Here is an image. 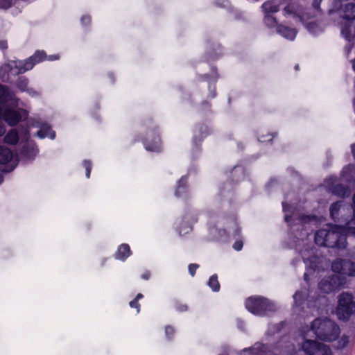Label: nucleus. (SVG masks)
<instances>
[{
  "label": "nucleus",
  "mask_w": 355,
  "mask_h": 355,
  "mask_svg": "<svg viewBox=\"0 0 355 355\" xmlns=\"http://www.w3.org/2000/svg\"><path fill=\"white\" fill-rule=\"evenodd\" d=\"M313 334L320 340L332 342L338 339L340 329L336 322L328 318H318L311 325Z\"/></svg>",
  "instance_id": "f257e3e1"
},
{
  "label": "nucleus",
  "mask_w": 355,
  "mask_h": 355,
  "mask_svg": "<svg viewBox=\"0 0 355 355\" xmlns=\"http://www.w3.org/2000/svg\"><path fill=\"white\" fill-rule=\"evenodd\" d=\"M336 314L339 320H347L355 313V300L349 292H343L338 295Z\"/></svg>",
  "instance_id": "f03ea898"
},
{
  "label": "nucleus",
  "mask_w": 355,
  "mask_h": 355,
  "mask_svg": "<svg viewBox=\"0 0 355 355\" xmlns=\"http://www.w3.org/2000/svg\"><path fill=\"white\" fill-rule=\"evenodd\" d=\"M46 59V53L44 51H37L26 60H12L8 62V66L13 73H23L33 69L36 63L42 62Z\"/></svg>",
  "instance_id": "7ed1b4c3"
},
{
  "label": "nucleus",
  "mask_w": 355,
  "mask_h": 355,
  "mask_svg": "<svg viewBox=\"0 0 355 355\" xmlns=\"http://www.w3.org/2000/svg\"><path fill=\"white\" fill-rule=\"evenodd\" d=\"M343 228L339 225H333L327 230L324 246L328 248H345L346 243Z\"/></svg>",
  "instance_id": "20e7f679"
},
{
  "label": "nucleus",
  "mask_w": 355,
  "mask_h": 355,
  "mask_svg": "<svg viewBox=\"0 0 355 355\" xmlns=\"http://www.w3.org/2000/svg\"><path fill=\"white\" fill-rule=\"evenodd\" d=\"M245 306L253 314L263 315L268 311L273 310V304L261 297H251L246 300Z\"/></svg>",
  "instance_id": "39448f33"
},
{
  "label": "nucleus",
  "mask_w": 355,
  "mask_h": 355,
  "mask_svg": "<svg viewBox=\"0 0 355 355\" xmlns=\"http://www.w3.org/2000/svg\"><path fill=\"white\" fill-rule=\"evenodd\" d=\"M302 348L307 355H331V349L327 345L315 340H305Z\"/></svg>",
  "instance_id": "423d86ee"
},
{
  "label": "nucleus",
  "mask_w": 355,
  "mask_h": 355,
  "mask_svg": "<svg viewBox=\"0 0 355 355\" xmlns=\"http://www.w3.org/2000/svg\"><path fill=\"white\" fill-rule=\"evenodd\" d=\"M331 269L336 273L355 277V262L349 260L338 259L332 263Z\"/></svg>",
  "instance_id": "0eeeda50"
},
{
  "label": "nucleus",
  "mask_w": 355,
  "mask_h": 355,
  "mask_svg": "<svg viewBox=\"0 0 355 355\" xmlns=\"http://www.w3.org/2000/svg\"><path fill=\"white\" fill-rule=\"evenodd\" d=\"M286 17H291L295 19L296 22L304 23L309 17L303 12L301 8H295L293 6H288L284 10Z\"/></svg>",
  "instance_id": "6e6552de"
},
{
  "label": "nucleus",
  "mask_w": 355,
  "mask_h": 355,
  "mask_svg": "<svg viewBox=\"0 0 355 355\" xmlns=\"http://www.w3.org/2000/svg\"><path fill=\"white\" fill-rule=\"evenodd\" d=\"M13 158L12 151L4 146H0V184L3 181L2 172L8 171L3 166L6 164L10 163Z\"/></svg>",
  "instance_id": "1a4fd4ad"
},
{
  "label": "nucleus",
  "mask_w": 355,
  "mask_h": 355,
  "mask_svg": "<svg viewBox=\"0 0 355 355\" xmlns=\"http://www.w3.org/2000/svg\"><path fill=\"white\" fill-rule=\"evenodd\" d=\"M351 209L349 205H345L343 201H339L331 205L330 208L331 216L334 220L339 219L338 212H345L346 211H350Z\"/></svg>",
  "instance_id": "9d476101"
},
{
  "label": "nucleus",
  "mask_w": 355,
  "mask_h": 355,
  "mask_svg": "<svg viewBox=\"0 0 355 355\" xmlns=\"http://www.w3.org/2000/svg\"><path fill=\"white\" fill-rule=\"evenodd\" d=\"M335 277H329L328 278L323 279L319 283V288L321 291L325 293H329L333 291L335 288Z\"/></svg>",
  "instance_id": "9b49d317"
},
{
  "label": "nucleus",
  "mask_w": 355,
  "mask_h": 355,
  "mask_svg": "<svg viewBox=\"0 0 355 355\" xmlns=\"http://www.w3.org/2000/svg\"><path fill=\"white\" fill-rule=\"evenodd\" d=\"M277 31L284 37L293 40L295 39L297 31L294 28H288L284 26H279L277 28Z\"/></svg>",
  "instance_id": "f8f14e48"
},
{
  "label": "nucleus",
  "mask_w": 355,
  "mask_h": 355,
  "mask_svg": "<svg viewBox=\"0 0 355 355\" xmlns=\"http://www.w3.org/2000/svg\"><path fill=\"white\" fill-rule=\"evenodd\" d=\"M130 254V249L128 245L122 244L118 248L116 252V258L121 260H125Z\"/></svg>",
  "instance_id": "ddd939ff"
},
{
  "label": "nucleus",
  "mask_w": 355,
  "mask_h": 355,
  "mask_svg": "<svg viewBox=\"0 0 355 355\" xmlns=\"http://www.w3.org/2000/svg\"><path fill=\"white\" fill-rule=\"evenodd\" d=\"M37 135L40 138L49 137L53 139L55 137V132L47 125H42Z\"/></svg>",
  "instance_id": "4468645a"
},
{
  "label": "nucleus",
  "mask_w": 355,
  "mask_h": 355,
  "mask_svg": "<svg viewBox=\"0 0 355 355\" xmlns=\"http://www.w3.org/2000/svg\"><path fill=\"white\" fill-rule=\"evenodd\" d=\"M344 18L355 19V4L348 3L344 7Z\"/></svg>",
  "instance_id": "2eb2a0df"
},
{
  "label": "nucleus",
  "mask_w": 355,
  "mask_h": 355,
  "mask_svg": "<svg viewBox=\"0 0 355 355\" xmlns=\"http://www.w3.org/2000/svg\"><path fill=\"white\" fill-rule=\"evenodd\" d=\"M327 234V230L322 229V230H318L315 233V241L316 244H318V245L324 246Z\"/></svg>",
  "instance_id": "dca6fc26"
},
{
  "label": "nucleus",
  "mask_w": 355,
  "mask_h": 355,
  "mask_svg": "<svg viewBox=\"0 0 355 355\" xmlns=\"http://www.w3.org/2000/svg\"><path fill=\"white\" fill-rule=\"evenodd\" d=\"M346 221L345 225L344 226H341L343 228V232L345 234H351L355 236V227H352L351 225L354 223L355 218H354V216H352L350 220L347 221V220H345Z\"/></svg>",
  "instance_id": "f3484780"
},
{
  "label": "nucleus",
  "mask_w": 355,
  "mask_h": 355,
  "mask_svg": "<svg viewBox=\"0 0 355 355\" xmlns=\"http://www.w3.org/2000/svg\"><path fill=\"white\" fill-rule=\"evenodd\" d=\"M5 142L9 144H16L19 140L18 134L15 130L8 132L4 138Z\"/></svg>",
  "instance_id": "a211bd4d"
},
{
  "label": "nucleus",
  "mask_w": 355,
  "mask_h": 355,
  "mask_svg": "<svg viewBox=\"0 0 355 355\" xmlns=\"http://www.w3.org/2000/svg\"><path fill=\"white\" fill-rule=\"evenodd\" d=\"M263 9L266 15L277 12L279 10L277 5L275 4L272 1H268L263 4Z\"/></svg>",
  "instance_id": "6ab92c4d"
},
{
  "label": "nucleus",
  "mask_w": 355,
  "mask_h": 355,
  "mask_svg": "<svg viewBox=\"0 0 355 355\" xmlns=\"http://www.w3.org/2000/svg\"><path fill=\"white\" fill-rule=\"evenodd\" d=\"M3 98L4 101H8L10 105H14L16 103V100L10 96L6 88L0 85V98Z\"/></svg>",
  "instance_id": "aec40b11"
},
{
  "label": "nucleus",
  "mask_w": 355,
  "mask_h": 355,
  "mask_svg": "<svg viewBox=\"0 0 355 355\" xmlns=\"http://www.w3.org/2000/svg\"><path fill=\"white\" fill-rule=\"evenodd\" d=\"M209 286L214 291H218L220 289V284L218 281V277L216 275H212L209 280L208 282Z\"/></svg>",
  "instance_id": "412c9836"
},
{
  "label": "nucleus",
  "mask_w": 355,
  "mask_h": 355,
  "mask_svg": "<svg viewBox=\"0 0 355 355\" xmlns=\"http://www.w3.org/2000/svg\"><path fill=\"white\" fill-rule=\"evenodd\" d=\"M159 144H160V139H159V138H157L155 143L153 146H150L148 144H146V150H151V151L158 150L159 149Z\"/></svg>",
  "instance_id": "4be33fe9"
},
{
  "label": "nucleus",
  "mask_w": 355,
  "mask_h": 355,
  "mask_svg": "<svg viewBox=\"0 0 355 355\" xmlns=\"http://www.w3.org/2000/svg\"><path fill=\"white\" fill-rule=\"evenodd\" d=\"M265 23L268 26H273V25L275 24L276 21H275V19L273 18L270 15H266V17H265Z\"/></svg>",
  "instance_id": "5701e85b"
},
{
  "label": "nucleus",
  "mask_w": 355,
  "mask_h": 355,
  "mask_svg": "<svg viewBox=\"0 0 355 355\" xmlns=\"http://www.w3.org/2000/svg\"><path fill=\"white\" fill-rule=\"evenodd\" d=\"M84 166L86 169V176L87 178L90 177L91 170H92V164L89 161L85 160L84 162Z\"/></svg>",
  "instance_id": "b1692460"
},
{
  "label": "nucleus",
  "mask_w": 355,
  "mask_h": 355,
  "mask_svg": "<svg viewBox=\"0 0 355 355\" xmlns=\"http://www.w3.org/2000/svg\"><path fill=\"white\" fill-rule=\"evenodd\" d=\"M341 33H342L343 35V36H344L347 40H349V38H350V32H349V26H343V27L342 28Z\"/></svg>",
  "instance_id": "393cba45"
},
{
  "label": "nucleus",
  "mask_w": 355,
  "mask_h": 355,
  "mask_svg": "<svg viewBox=\"0 0 355 355\" xmlns=\"http://www.w3.org/2000/svg\"><path fill=\"white\" fill-rule=\"evenodd\" d=\"M198 268V264H196V263H191L189 266V273L192 275V276H194L195 273H196V271L197 270V268Z\"/></svg>",
  "instance_id": "a878e982"
},
{
  "label": "nucleus",
  "mask_w": 355,
  "mask_h": 355,
  "mask_svg": "<svg viewBox=\"0 0 355 355\" xmlns=\"http://www.w3.org/2000/svg\"><path fill=\"white\" fill-rule=\"evenodd\" d=\"M130 306L132 308H136L137 309V313L139 312V304L138 303L137 299H135L130 302Z\"/></svg>",
  "instance_id": "bb28decb"
},
{
  "label": "nucleus",
  "mask_w": 355,
  "mask_h": 355,
  "mask_svg": "<svg viewBox=\"0 0 355 355\" xmlns=\"http://www.w3.org/2000/svg\"><path fill=\"white\" fill-rule=\"evenodd\" d=\"M233 248L236 250H241L243 248V242L241 241H236L234 245H233Z\"/></svg>",
  "instance_id": "cd10ccee"
},
{
  "label": "nucleus",
  "mask_w": 355,
  "mask_h": 355,
  "mask_svg": "<svg viewBox=\"0 0 355 355\" xmlns=\"http://www.w3.org/2000/svg\"><path fill=\"white\" fill-rule=\"evenodd\" d=\"M293 297L295 302H297L298 300L302 297V293L300 291H297L295 293Z\"/></svg>",
  "instance_id": "c85d7f7f"
},
{
  "label": "nucleus",
  "mask_w": 355,
  "mask_h": 355,
  "mask_svg": "<svg viewBox=\"0 0 355 355\" xmlns=\"http://www.w3.org/2000/svg\"><path fill=\"white\" fill-rule=\"evenodd\" d=\"M176 309L180 311H185L187 310V306L185 304H177Z\"/></svg>",
  "instance_id": "c756f323"
},
{
  "label": "nucleus",
  "mask_w": 355,
  "mask_h": 355,
  "mask_svg": "<svg viewBox=\"0 0 355 355\" xmlns=\"http://www.w3.org/2000/svg\"><path fill=\"white\" fill-rule=\"evenodd\" d=\"M341 342L343 343L341 346L342 347L345 346L347 345V343H348V338L345 336H342L341 339L340 340V343H341Z\"/></svg>",
  "instance_id": "7c9ffc66"
},
{
  "label": "nucleus",
  "mask_w": 355,
  "mask_h": 355,
  "mask_svg": "<svg viewBox=\"0 0 355 355\" xmlns=\"http://www.w3.org/2000/svg\"><path fill=\"white\" fill-rule=\"evenodd\" d=\"M165 331H166V334L168 336L173 334L174 330L171 327H166Z\"/></svg>",
  "instance_id": "2f4dec72"
},
{
  "label": "nucleus",
  "mask_w": 355,
  "mask_h": 355,
  "mask_svg": "<svg viewBox=\"0 0 355 355\" xmlns=\"http://www.w3.org/2000/svg\"><path fill=\"white\" fill-rule=\"evenodd\" d=\"M81 21L83 24H87L90 23L91 19L89 17H83L81 19Z\"/></svg>",
  "instance_id": "473e14b6"
},
{
  "label": "nucleus",
  "mask_w": 355,
  "mask_h": 355,
  "mask_svg": "<svg viewBox=\"0 0 355 355\" xmlns=\"http://www.w3.org/2000/svg\"><path fill=\"white\" fill-rule=\"evenodd\" d=\"M150 274L149 272H145L142 275H141V278L145 279V280H147L150 278Z\"/></svg>",
  "instance_id": "72a5a7b5"
},
{
  "label": "nucleus",
  "mask_w": 355,
  "mask_h": 355,
  "mask_svg": "<svg viewBox=\"0 0 355 355\" xmlns=\"http://www.w3.org/2000/svg\"><path fill=\"white\" fill-rule=\"evenodd\" d=\"M58 59H59V56H58V55H51V56H49V60H51V61H53V60H58Z\"/></svg>",
  "instance_id": "f704fd0d"
},
{
  "label": "nucleus",
  "mask_w": 355,
  "mask_h": 355,
  "mask_svg": "<svg viewBox=\"0 0 355 355\" xmlns=\"http://www.w3.org/2000/svg\"><path fill=\"white\" fill-rule=\"evenodd\" d=\"M352 153L353 154L354 157L355 158V144H352L351 146Z\"/></svg>",
  "instance_id": "c9c22d12"
},
{
  "label": "nucleus",
  "mask_w": 355,
  "mask_h": 355,
  "mask_svg": "<svg viewBox=\"0 0 355 355\" xmlns=\"http://www.w3.org/2000/svg\"><path fill=\"white\" fill-rule=\"evenodd\" d=\"M353 202H354L353 216H354V218H355V193L354 194V196H353Z\"/></svg>",
  "instance_id": "e433bc0d"
},
{
  "label": "nucleus",
  "mask_w": 355,
  "mask_h": 355,
  "mask_svg": "<svg viewBox=\"0 0 355 355\" xmlns=\"http://www.w3.org/2000/svg\"><path fill=\"white\" fill-rule=\"evenodd\" d=\"M342 195L343 196H349V191L347 189H345V191H343V193Z\"/></svg>",
  "instance_id": "4c0bfd02"
},
{
  "label": "nucleus",
  "mask_w": 355,
  "mask_h": 355,
  "mask_svg": "<svg viewBox=\"0 0 355 355\" xmlns=\"http://www.w3.org/2000/svg\"><path fill=\"white\" fill-rule=\"evenodd\" d=\"M143 297V295L142 294H138L136 297L135 299H137V300H139V299L142 298Z\"/></svg>",
  "instance_id": "58836bf2"
},
{
  "label": "nucleus",
  "mask_w": 355,
  "mask_h": 355,
  "mask_svg": "<svg viewBox=\"0 0 355 355\" xmlns=\"http://www.w3.org/2000/svg\"><path fill=\"white\" fill-rule=\"evenodd\" d=\"M352 66H353V69H354V70L355 71V60H353Z\"/></svg>",
  "instance_id": "ea45409f"
},
{
  "label": "nucleus",
  "mask_w": 355,
  "mask_h": 355,
  "mask_svg": "<svg viewBox=\"0 0 355 355\" xmlns=\"http://www.w3.org/2000/svg\"><path fill=\"white\" fill-rule=\"evenodd\" d=\"M321 0H315V4H318Z\"/></svg>",
  "instance_id": "a19ab883"
},
{
  "label": "nucleus",
  "mask_w": 355,
  "mask_h": 355,
  "mask_svg": "<svg viewBox=\"0 0 355 355\" xmlns=\"http://www.w3.org/2000/svg\"><path fill=\"white\" fill-rule=\"evenodd\" d=\"M351 167H352L351 166H348L347 167L345 168V170H347V169L349 170L351 168Z\"/></svg>",
  "instance_id": "79ce46f5"
},
{
  "label": "nucleus",
  "mask_w": 355,
  "mask_h": 355,
  "mask_svg": "<svg viewBox=\"0 0 355 355\" xmlns=\"http://www.w3.org/2000/svg\"><path fill=\"white\" fill-rule=\"evenodd\" d=\"M179 190H180V187H178V190L176 191V196H178Z\"/></svg>",
  "instance_id": "37998d69"
},
{
  "label": "nucleus",
  "mask_w": 355,
  "mask_h": 355,
  "mask_svg": "<svg viewBox=\"0 0 355 355\" xmlns=\"http://www.w3.org/2000/svg\"><path fill=\"white\" fill-rule=\"evenodd\" d=\"M307 28H308V29H309V30H310V29H311V25H309V26H307Z\"/></svg>",
  "instance_id": "c03bdc74"
},
{
  "label": "nucleus",
  "mask_w": 355,
  "mask_h": 355,
  "mask_svg": "<svg viewBox=\"0 0 355 355\" xmlns=\"http://www.w3.org/2000/svg\"><path fill=\"white\" fill-rule=\"evenodd\" d=\"M298 67H299V66L297 64V65L295 66V69L297 70V69H298Z\"/></svg>",
  "instance_id": "a18cd8bd"
}]
</instances>
